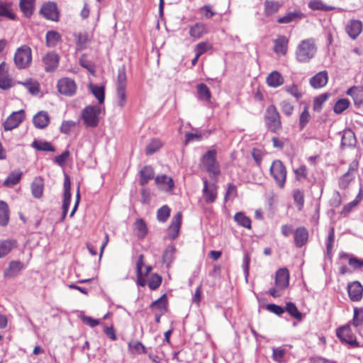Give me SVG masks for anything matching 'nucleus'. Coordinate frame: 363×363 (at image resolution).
<instances>
[{"label": "nucleus", "instance_id": "obj_1", "mask_svg": "<svg viewBox=\"0 0 363 363\" xmlns=\"http://www.w3.org/2000/svg\"><path fill=\"white\" fill-rule=\"evenodd\" d=\"M317 45L315 40L308 38L301 40L295 50L296 60L299 63H308L317 53Z\"/></svg>", "mask_w": 363, "mask_h": 363}, {"label": "nucleus", "instance_id": "obj_2", "mask_svg": "<svg viewBox=\"0 0 363 363\" xmlns=\"http://www.w3.org/2000/svg\"><path fill=\"white\" fill-rule=\"evenodd\" d=\"M265 124L268 130L277 133L281 128L280 115L274 105L267 107L264 116Z\"/></svg>", "mask_w": 363, "mask_h": 363}, {"label": "nucleus", "instance_id": "obj_3", "mask_svg": "<svg viewBox=\"0 0 363 363\" xmlns=\"http://www.w3.org/2000/svg\"><path fill=\"white\" fill-rule=\"evenodd\" d=\"M269 172L277 185L281 189L284 188L287 171L283 162L279 160H274L271 164Z\"/></svg>", "mask_w": 363, "mask_h": 363}, {"label": "nucleus", "instance_id": "obj_4", "mask_svg": "<svg viewBox=\"0 0 363 363\" xmlns=\"http://www.w3.org/2000/svg\"><path fill=\"white\" fill-rule=\"evenodd\" d=\"M32 60L31 49L27 45L18 48L14 55V62L18 69L28 67Z\"/></svg>", "mask_w": 363, "mask_h": 363}, {"label": "nucleus", "instance_id": "obj_5", "mask_svg": "<svg viewBox=\"0 0 363 363\" xmlns=\"http://www.w3.org/2000/svg\"><path fill=\"white\" fill-rule=\"evenodd\" d=\"M101 108L98 106H88L82 111V119L86 126L95 128L99 121Z\"/></svg>", "mask_w": 363, "mask_h": 363}, {"label": "nucleus", "instance_id": "obj_6", "mask_svg": "<svg viewBox=\"0 0 363 363\" xmlns=\"http://www.w3.org/2000/svg\"><path fill=\"white\" fill-rule=\"evenodd\" d=\"M202 163L206 171L216 176L220 174V169L216 161V150L215 149L209 150L203 156Z\"/></svg>", "mask_w": 363, "mask_h": 363}, {"label": "nucleus", "instance_id": "obj_7", "mask_svg": "<svg viewBox=\"0 0 363 363\" xmlns=\"http://www.w3.org/2000/svg\"><path fill=\"white\" fill-rule=\"evenodd\" d=\"M23 118L24 111L23 110L12 113L4 123V130L8 131L17 128Z\"/></svg>", "mask_w": 363, "mask_h": 363}, {"label": "nucleus", "instance_id": "obj_8", "mask_svg": "<svg viewBox=\"0 0 363 363\" xmlns=\"http://www.w3.org/2000/svg\"><path fill=\"white\" fill-rule=\"evenodd\" d=\"M40 13L48 20L55 21L58 19L57 6L54 2L49 1L44 4L41 6Z\"/></svg>", "mask_w": 363, "mask_h": 363}, {"label": "nucleus", "instance_id": "obj_9", "mask_svg": "<svg viewBox=\"0 0 363 363\" xmlns=\"http://www.w3.org/2000/svg\"><path fill=\"white\" fill-rule=\"evenodd\" d=\"M202 190L203 199L207 203L215 202L217 198V186L215 184H208L206 179H203Z\"/></svg>", "mask_w": 363, "mask_h": 363}, {"label": "nucleus", "instance_id": "obj_10", "mask_svg": "<svg viewBox=\"0 0 363 363\" xmlns=\"http://www.w3.org/2000/svg\"><path fill=\"white\" fill-rule=\"evenodd\" d=\"M347 292L349 297L352 301H359L362 298L363 286L358 281L348 284Z\"/></svg>", "mask_w": 363, "mask_h": 363}, {"label": "nucleus", "instance_id": "obj_11", "mask_svg": "<svg viewBox=\"0 0 363 363\" xmlns=\"http://www.w3.org/2000/svg\"><path fill=\"white\" fill-rule=\"evenodd\" d=\"M289 281V272L286 268L279 269L275 277V284L278 289H284L288 287Z\"/></svg>", "mask_w": 363, "mask_h": 363}, {"label": "nucleus", "instance_id": "obj_12", "mask_svg": "<svg viewBox=\"0 0 363 363\" xmlns=\"http://www.w3.org/2000/svg\"><path fill=\"white\" fill-rule=\"evenodd\" d=\"M182 213L178 212L172 220L171 224L168 228V235L171 240H174L179 235L182 224Z\"/></svg>", "mask_w": 363, "mask_h": 363}, {"label": "nucleus", "instance_id": "obj_13", "mask_svg": "<svg viewBox=\"0 0 363 363\" xmlns=\"http://www.w3.org/2000/svg\"><path fill=\"white\" fill-rule=\"evenodd\" d=\"M328 81L327 71H321L310 79V85L314 89H320L326 85Z\"/></svg>", "mask_w": 363, "mask_h": 363}, {"label": "nucleus", "instance_id": "obj_14", "mask_svg": "<svg viewBox=\"0 0 363 363\" xmlns=\"http://www.w3.org/2000/svg\"><path fill=\"white\" fill-rule=\"evenodd\" d=\"M76 51L85 50L89 42V35L86 32H79L73 34Z\"/></svg>", "mask_w": 363, "mask_h": 363}, {"label": "nucleus", "instance_id": "obj_15", "mask_svg": "<svg viewBox=\"0 0 363 363\" xmlns=\"http://www.w3.org/2000/svg\"><path fill=\"white\" fill-rule=\"evenodd\" d=\"M274 51L276 54L279 55H285L288 50L289 40L284 35L279 36L274 41Z\"/></svg>", "mask_w": 363, "mask_h": 363}, {"label": "nucleus", "instance_id": "obj_16", "mask_svg": "<svg viewBox=\"0 0 363 363\" xmlns=\"http://www.w3.org/2000/svg\"><path fill=\"white\" fill-rule=\"evenodd\" d=\"M45 65V69L46 72H51L54 70L58 65V55L53 52H48L46 54L43 59Z\"/></svg>", "mask_w": 363, "mask_h": 363}, {"label": "nucleus", "instance_id": "obj_17", "mask_svg": "<svg viewBox=\"0 0 363 363\" xmlns=\"http://www.w3.org/2000/svg\"><path fill=\"white\" fill-rule=\"evenodd\" d=\"M50 122V118L47 112L39 111L33 118V123L35 128L43 129L48 126Z\"/></svg>", "mask_w": 363, "mask_h": 363}, {"label": "nucleus", "instance_id": "obj_18", "mask_svg": "<svg viewBox=\"0 0 363 363\" xmlns=\"http://www.w3.org/2000/svg\"><path fill=\"white\" fill-rule=\"evenodd\" d=\"M308 238V233L306 228L299 227L294 232V242L296 247H301L304 245Z\"/></svg>", "mask_w": 363, "mask_h": 363}, {"label": "nucleus", "instance_id": "obj_19", "mask_svg": "<svg viewBox=\"0 0 363 363\" xmlns=\"http://www.w3.org/2000/svg\"><path fill=\"white\" fill-rule=\"evenodd\" d=\"M362 29V24L360 21L352 20L347 25L346 30L350 37L355 39L361 33Z\"/></svg>", "mask_w": 363, "mask_h": 363}, {"label": "nucleus", "instance_id": "obj_20", "mask_svg": "<svg viewBox=\"0 0 363 363\" xmlns=\"http://www.w3.org/2000/svg\"><path fill=\"white\" fill-rule=\"evenodd\" d=\"M304 17L303 13L298 10L294 11H289L286 13L284 16L280 17L277 19L279 23L287 24L294 21H298Z\"/></svg>", "mask_w": 363, "mask_h": 363}, {"label": "nucleus", "instance_id": "obj_21", "mask_svg": "<svg viewBox=\"0 0 363 363\" xmlns=\"http://www.w3.org/2000/svg\"><path fill=\"white\" fill-rule=\"evenodd\" d=\"M23 264L19 261H12L10 262L9 267L4 271V276L5 278H11L16 277L23 269Z\"/></svg>", "mask_w": 363, "mask_h": 363}, {"label": "nucleus", "instance_id": "obj_22", "mask_svg": "<svg viewBox=\"0 0 363 363\" xmlns=\"http://www.w3.org/2000/svg\"><path fill=\"white\" fill-rule=\"evenodd\" d=\"M266 82L270 87L277 88L284 84V77L277 71H273L267 77Z\"/></svg>", "mask_w": 363, "mask_h": 363}, {"label": "nucleus", "instance_id": "obj_23", "mask_svg": "<svg viewBox=\"0 0 363 363\" xmlns=\"http://www.w3.org/2000/svg\"><path fill=\"white\" fill-rule=\"evenodd\" d=\"M340 258H348V264L354 270L359 269L363 267V259H359L345 252L339 254Z\"/></svg>", "mask_w": 363, "mask_h": 363}, {"label": "nucleus", "instance_id": "obj_24", "mask_svg": "<svg viewBox=\"0 0 363 363\" xmlns=\"http://www.w3.org/2000/svg\"><path fill=\"white\" fill-rule=\"evenodd\" d=\"M35 0H20L19 7L26 17H30L35 9Z\"/></svg>", "mask_w": 363, "mask_h": 363}, {"label": "nucleus", "instance_id": "obj_25", "mask_svg": "<svg viewBox=\"0 0 363 363\" xmlns=\"http://www.w3.org/2000/svg\"><path fill=\"white\" fill-rule=\"evenodd\" d=\"M0 17L16 20V16L13 13L10 3L0 1Z\"/></svg>", "mask_w": 363, "mask_h": 363}, {"label": "nucleus", "instance_id": "obj_26", "mask_svg": "<svg viewBox=\"0 0 363 363\" xmlns=\"http://www.w3.org/2000/svg\"><path fill=\"white\" fill-rule=\"evenodd\" d=\"M44 184L40 177H36L31 184V191L33 196L39 199L42 196L43 193Z\"/></svg>", "mask_w": 363, "mask_h": 363}, {"label": "nucleus", "instance_id": "obj_27", "mask_svg": "<svg viewBox=\"0 0 363 363\" xmlns=\"http://www.w3.org/2000/svg\"><path fill=\"white\" fill-rule=\"evenodd\" d=\"M64 199L62 203V219H65L67 215V209H68V174L64 169Z\"/></svg>", "mask_w": 363, "mask_h": 363}, {"label": "nucleus", "instance_id": "obj_28", "mask_svg": "<svg viewBox=\"0 0 363 363\" xmlns=\"http://www.w3.org/2000/svg\"><path fill=\"white\" fill-rule=\"evenodd\" d=\"M336 334L340 340H356V337L352 334L351 328L349 325H344L338 328Z\"/></svg>", "mask_w": 363, "mask_h": 363}, {"label": "nucleus", "instance_id": "obj_29", "mask_svg": "<svg viewBox=\"0 0 363 363\" xmlns=\"http://www.w3.org/2000/svg\"><path fill=\"white\" fill-rule=\"evenodd\" d=\"M14 247H16L15 240L9 239L0 240V258L7 255Z\"/></svg>", "mask_w": 363, "mask_h": 363}, {"label": "nucleus", "instance_id": "obj_30", "mask_svg": "<svg viewBox=\"0 0 363 363\" xmlns=\"http://www.w3.org/2000/svg\"><path fill=\"white\" fill-rule=\"evenodd\" d=\"M155 182L157 185H160L162 189L167 191L171 190L174 186L173 180L167 175L157 176L155 178Z\"/></svg>", "mask_w": 363, "mask_h": 363}, {"label": "nucleus", "instance_id": "obj_31", "mask_svg": "<svg viewBox=\"0 0 363 363\" xmlns=\"http://www.w3.org/2000/svg\"><path fill=\"white\" fill-rule=\"evenodd\" d=\"M264 6L265 14L267 16H272L279 11L282 4L279 1L266 0Z\"/></svg>", "mask_w": 363, "mask_h": 363}, {"label": "nucleus", "instance_id": "obj_32", "mask_svg": "<svg viewBox=\"0 0 363 363\" xmlns=\"http://www.w3.org/2000/svg\"><path fill=\"white\" fill-rule=\"evenodd\" d=\"M198 98L199 100L209 101L211 97V91L208 87L203 83L199 84L196 86Z\"/></svg>", "mask_w": 363, "mask_h": 363}, {"label": "nucleus", "instance_id": "obj_33", "mask_svg": "<svg viewBox=\"0 0 363 363\" xmlns=\"http://www.w3.org/2000/svg\"><path fill=\"white\" fill-rule=\"evenodd\" d=\"M135 232L138 238L143 239L147 234L146 223L142 218L137 219L135 223Z\"/></svg>", "mask_w": 363, "mask_h": 363}, {"label": "nucleus", "instance_id": "obj_34", "mask_svg": "<svg viewBox=\"0 0 363 363\" xmlns=\"http://www.w3.org/2000/svg\"><path fill=\"white\" fill-rule=\"evenodd\" d=\"M206 33V26L201 23H196L189 30V35L194 38H200Z\"/></svg>", "mask_w": 363, "mask_h": 363}, {"label": "nucleus", "instance_id": "obj_35", "mask_svg": "<svg viewBox=\"0 0 363 363\" xmlns=\"http://www.w3.org/2000/svg\"><path fill=\"white\" fill-rule=\"evenodd\" d=\"M89 89L93 95L97 99L99 104H103L105 98V90L102 86L93 84H89Z\"/></svg>", "mask_w": 363, "mask_h": 363}, {"label": "nucleus", "instance_id": "obj_36", "mask_svg": "<svg viewBox=\"0 0 363 363\" xmlns=\"http://www.w3.org/2000/svg\"><path fill=\"white\" fill-rule=\"evenodd\" d=\"M9 220V211L7 203L0 201V225L5 226L8 224Z\"/></svg>", "mask_w": 363, "mask_h": 363}, {"label": "nucleus", "instance_id": "obj_37", "mask_svg": "<svg viewBox=\"0 0 363 363\" xmlns=\"http://www.w3.org/2000/svg\"><path fill=\"white\" fill-rule=\"evenodd\" d=\"M154 177L153 169L150 166H145L140 171V183L141 185L146 184Z\"/></svg>", "mask_w": 363, "mask_h": 363}, {"label": "nucleus", "instance_id": "obj_38", "mask_svg": "<svg viewBox=\"0 0 363 363\" xmlns=\"http://www.w3.org/2000/svg\"><path fill=\"white\" fill-rule=\"evenodd\" d=\"M22 85H23L26 89L33 95L37 94L40 91V84L39 83L33 79H28L23 82H19Z\"/></svg>", "mask_w": 363, "mask_h": 363}, {"label": "nucleus", "instance_id": "obj_39", "mask_svg": "<svg viewBox=\"0 0 363 363\" xmlns=\"http://www.w3.org/2000/svg\"><path fill=\"white\" fill-rule=\"evenodd\" d=\"M11 86V81L3 65H0V88L6 89Z\"/></svg>", "mask_w": 363, "mask_h": 363}, {"label": "nucleus", "instance_id": "obj_40", "mask_svg": "<svg viewBox=\"0 0 363 363\" xmlns=\"http://www.w3.org/2000/svg\"><path fill=\"white\" fill-rule=\"evenodd\" d=\"M22 177V172L20 171L12 172L4 182L6 186H13L18 184Z\"/></svg>", "mask_w": 363, "mask_h": 363}, {"label": "nucleus", "instance_id": "obj_41", "mask_svg": "<svg viewBox=\"0 0 363 363\" xmlns=\"http://www.w3.org/2000/svg\"><path fill=\"white\" fill-rule=\"evenodd\" d=\"M176 249L173 245H169L164 250L162 255V261L163 263L167 264V267H169V264L173 261L174 257V255L175 253Z\"/></svg>", "mask_w": 363, "mask_h": 363}, {"label": "nucleus", "instance_id": "obj_42", "mask_svg": "<svg viewBox=\"0 0 363 363\" xmlns=\"http://www.w3.org/2000/svg\"><path fill=\"white\" fill-rule=\"evenodd\" d=\"M234 220L241 226L247 229L251 228V220L242 212H238L234 216Z\"/></svg>", "mask_w": 363, "mask_h": 363}, {"label": "nucleus", "instance_id": "obj_43", "mask_svg": "<svg viewBox=\"0 0 363 363\" xmlns=\"http://www.w3.org/2000/svg\"><path fill=\"white\" fill-rule=\"evenodd\" d=\"M32 147L40 151L55 152V147L48 142L43 140H34Z\"/></svg>", "mask_w": 363, "mask_h": 363}, {"label": "nucleus", "instance_id": "obj_44", "mask_svg": "<svg viewBox=\"0 0 363 363\" xmlns=\"http://www.w3.org/2000/svg\"><path fill=\"white\" fill-rule=\"evenodd\" d=\"M127 77L125 67H120L118 70L116 88H126Z\"/></svg>", "mask_w": 363, "mask_h": 363}, {"label": "nucleus", "instance_id": "obj_45", "mask_svg": "<svg viewBox=\"0 0 363 363\" xmlns=\"http://www.w3.org/2000/svg\"><path fill=\"white\" fill-rule=\"evenodd\" d=\"M293 199L294 203L299 211L302 210L304 206V193L303 191L296 189L293 192Z\"/></svg>", "mask_w": 363, "mask_h": 363}, {"label": "nucleus", "instance_id": "obj_46", "mask_svg": "<svg viewBox=\"0 0 363 363\" xmlns=\"http://www.w3.org/2000/svg\"><path fill=\"white\" fill-rule=\"evenodd\" d=\"M60 40V34L56 31L50 30L46 33V43L48 47H55Z\"/></svg>", "mask_w": 363, "mask_h": 363}, {"label": "nucleus", "instance_id": "obj_47", "mask_svg": "<svg viewBox=\"0 0 363 363\" xmlns=\"http://www.w3.org/2000/svg\"><path fill=\"white\" fill-rule=\"evenodd\" d=\"M285 311H286L290 314V315L295 318L296 319L299 320L302 319L303 315L298 310L297 307L294 303L291 302L287 303L286 305Z\"/></svg>", "mask_w": 363, "mask_h": 363}, {"label": "nucleus", "instance_id": "obj_48", "mask_svg": "<svg viewBox=\"0 0 363 363\" xmlns=\"http://www.w3.org/2000/svg\"><path fill=\"white\" fill-rule=\"evenodd\" d=\"M117 104L123 108L127 101L126 88H116Z\"/></svg>", "mask_w": 363, "mask_h": 363}, {"label": "nucleus", "instance_id": "obj_49", "mask_svg": "<svg viewBox=\"0 0 363 363\" xmlns=\"http://www.w3.org/2000/svg\"><path fill=\"white\" fill-rule=\"evenodd\" d=\"M350 106V101L347 99H339L335 104L333 110L335 113L340 114L345 111Z\"/></svg>", "mask_w": 363, "mask_h": 363}, {"label": "nucleus", "instance_id": "obj_50", "mask_svg": "<svg viewBox=\"0 0 363 363\" xmlns=\"http://www.w3.org/2000/svg\"><path fill=\"white\" fill-rule=\"evenodd\" d=\"M355 143V137L352 131H347L343 134L341 141L342 146H353Z\"/></svg>", "mask_w": 363, "mask_h": 363}, {"label": "nucleus", "instance_id": "obj_51", "mask_svg": "<svg viewBox=\"0 0 363 363\" xmlns=\"http://www.w3.org/2000/svg\"><path fill=\"white\" fill-rule=\"evenodd\" d=\"M128 348L132 353H145L146 349L141 342H128Z\"/></svg>", "mask_w": 363, "mask_h": 363}, {"label": "nucleus", "instance_id": "obj_52", "mask_svg": "<svg viewBox=\"0 0 363 363\" xmlns=\"http://www.w3.org/2000/svg\"><path fill=\"white\" fill-rule=\"evenodd\" d=\"M170 215V208L167 206H163L157 210V218L160 222H165Z\"/></svg>", "mask_w": 363, "mask_h": 363}, {"label": "nucleus", "instance_id": "obj_53", "mask_svg": "<svg viewBox=\"0 0 363 363\" xmlns=\"http://www.w3.org/2000/svg\"><path fill=\"white\" fill-rule=\"evenodd\" d=\"M167 297L166 295H162L157 300L152 302L151 307L159 310L162 313L166 310Z\"/></svg>", "mask_w": 363, "mask_h": 363}, {"label": "nucleus", "instance_id": "obj_54", "mask_svg": "<svg viewBox=\"0 0 363 363\" xmlns=\"http://www.w3.org/2000/svg\"><path fill=\"white\" fill-rule=\"evenodd\" d=\"M328 94H323L314 99L313 101V109L314 111L319 112L322 109L323 104L328 99Z\"/></svg>", "mask_w": 363, "mask_h": 363}, {"label": "nucleus", "instance_id": "obj_55", "mask_svg": "<svg viewBox=\"0 0 363 363\" xmlns=\"http://www.w3.org/2000/svg\"><path fill=\"white\" fill-rule=\"evenodd\" d=\"M162 283V277L156 274L151 275L148 280V286L152 290L157 289Z\"/></svg>", "mask_w": 363, "mask_h": 363}, {"label": "nucleus", "instance_id": "obj_56", "mask_svg": "<svg viewBox=\"0 0 363 363\" xmlns=\"http://www.w3.org/2000/svg\"><path fill=\"white\" fill-rule=\"evenodd\" d=\"M212 45L208 42L199 43L195 48V52L197 53V57H199L202 54L211 50Z\"/></svg>", "mask_w": 363, "mask_h": 363}, {"label": "nucleus", "instance_id": "obj_57", "mask_svg": "<svg viewBox=\"0 0 363 363\" xmlns=\"http://www.w3.org/2000/svg\"><path fill=\"white\" fill-rule=\"evenodd\" d=\"M311 119V115L308 111L307 106L304 107L303 111L299 117V126L301 129H303Z\"/></svg>", "mask_w": 363, "mask_h": 363}, {"label": "nucleus", "instance_id": "obj_58", "mask_svg": "<svg viewBox=\"0 0 363 363\" xmlns=\"http://www.w3.org/2000/svg\"><path fill=\"white\" fill-rule=\"evenodd\" d=\"M308 7L312 10L329 11L331 9L324 5L320 0H311L308 3Z\"/></svg>", "mask_w": 363, "mask_h": 363}, {"label": "nucleus", "instance_id": "obj_59", "mask_svg": "<svg viewBox=\"0 0 363 363\" xmlns=\"http://www.w3.org/2000/svg\"><path fill=\"white\" fill-rule=\"evenodd\" d=\"M57 90L61 94L68 95V78L65 77L58 81Z\"/></svg>", "mask_w": 363, "mask_h": 363}, {"label": "nucleus", "instance_id": "obj_60", "mask_svg": "<svg viewBox=\"0 0 363 363\" xmlns=\"http://www.w3.org/2000/svg\"><path fill=\"white\" fill-rule=\"evenodd\" d=\"M161 147V143L158 140H152L146 147V154L152 155Z\"/></svg>", "mask_w": 363, "mask_h": 363}, {"label": "nucleus", "instance_id": "obj_61", "mask_svg": "<svg viewBox=\"0 0 363 363\" xmlns=\"http://www.w3.org/2000/svg\"><path fill=\"white\" fill-rule=\"evenodd\" d=\"M68 160V150H65L60 155L56 156L54 158V161L59 166L64 168L66 162Z\"/></svg>", "mask_w": 363, "mask_h": 363}, {"label": "nucleus", "instance_id": "obj_62", "mask_svg": "<svg viewBox=\"0 0 363 363\" xmlns=\"http://www.w3.org/2000/svg\"><path fill=\"white\" fill-rule=\"evenodd\" d=\"M350 170V169H349ZM352 177L350 174V171L346 172L340 179L339 186L342 189H345L349 183L352 181Z\"/></svg>", "mask_w": 363, "mask_h": 363}, {"label": "nucleus", "instance_id": "obj_63", "mask_svg": "<svg viewBox=\"0 0 363 363\" xmlns=\"http://www.w3.org/2000/svg\"><path fill=\"white\" fill-rule=\"evenodd\" d=\"M280 105L281 111L285 115L289 116L292 114L294 111V106L291 103L287 101H283Z\"/></svg>", "mask_w": 363, "mask_h": 363}, {"label": "nucleus", "instance_id": "obj_64", "mask_svg": "<svg viewBox=\"0 0 363 363\" xmlns=\"http://www.w3.org/2000/svg\"><path fill=\"white\" fill-rule=\"evenodd\" d=\"M266 308L269 311L279 315H281L285 311L284 308L274 303L267 305Z\"/></svg>", "mask_w": 363, "mask_h": 363}]
</instances>
